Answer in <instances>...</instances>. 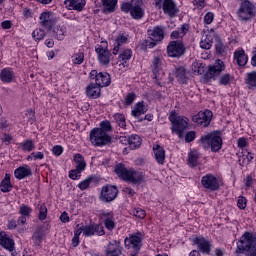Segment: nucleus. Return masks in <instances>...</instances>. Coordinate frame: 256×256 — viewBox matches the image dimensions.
<instances>
[{"label":"nucleus","mask_w":256,"mask_h":256,"mask_svg":"<svg viewBox=\"0 0 256 256\" xmlns=\"http://www.w3.org/2000/svg\"><path fill=\"white\" fill-rule=\"evenodd\" d=\"M0 79L2 83H11L15 79V72L11 68H4L0 72Z\"/></svg>","instance_id":"obj_27"},{"label":"nucleus","mask_w":256,"mask_h":256,"mask_svg":"<svg viewBox=\"0 0 256 256\" xmlns=\"http://www.w3.org/2000/svg\"><path fill=\"white\" fill-rule=\"evenodd\" d=\"M231 83V74H224L219 78V85L227 86Z\"/></svg>","instance_id":"obj_52"},{"label":"nucleus","mask_w":256,"mask_h":256,"mask_svg":"<svg viewBox=\"0 0 256 256\" xmlns=\"http://www.w3.org/2000/svg\"><path fill=\"white\" fill-rule=\"evenodd\" d=\"M32 175L33 172L28 165L20 166L14 171V176L16 179H19V181H21V179H27V177H31Z\"/></svg>","instance_id":"obj_22"},{"label":"nucleus","mask_w":256,"mask_h":256,"mask_svg":"<svg viewBox=\"0 0 256 256\" xmlns=\"http://www.w3.org/2000/svg\"><path fill=\"white\" fill-rule=\"evenodd\" d=\"M123 43H127V37L123 35L118 36L117 39L115 40L113 55H117V53H119V48L123 45Z\"/></svg>","instance_id":"obj_41"},{"label":"nucleus","mask_w":256,"mask_h":256,"mask_svg":"<svg viewBox=\"0 0 256 256\" xmlns=\"http://www.w3.org/2000/svg\"><path fill=\"white\" fill-rule=\"evenodd\" d=\"M130 15L133 19H143V15H145V12L143 11V8L139 4H135L131 11Z\"/></svg>","instance_id":"obj_35"},{"label":"nucleus","mask_w":256,"mask_h":256,"mask_svg":"<svg viewBox=\"0 0 256 256\" xmlns=\"http://www.w3.org/2000/svg\"><path fill=\"white\" fill-rule=\"evenodd\" d=\"M95 227V233H97V235H99L100 237H103V235H105V229L103 228V226L95 224Z\"/></svg>","instance_id":"obj_63"},{"label":"nucleus","mask_w":256,"mask_h":256,"mask_svg":"<svg viewBox=\"0 0 256 256\" xmlns=\"http://www.w3.org/2000/svg\"><path fill=\"white\" fill-rule=\"evenodd\" d=\"M245 85L248 89H256V71L248 72L245 77Z\"/></svg>","instance_id":"obj_30"},{"label":"nucleus","mask_w":256,"mask_h":256,"mask_svg":"<svg viewBox=\"0 0 256 256\" xmlns=\"http://www.w3.org/2000/svg\"><path fill=\"white\" fill-rule=\"evenodd\" d=\"M162 9L164 14L169 17H175L179 13V8H177V4L173 0H164Z\"/></svg>","instance_id":"obj_19"},{"label":"nucleus","mask_w":256,"mask_h":256,"mask_svg":"<svg viewBox=\"0 0 256 256\" xmlns=\"http://www.w3.org/2000/svg\"><path fill=\"white\" fill-rule=\"evenodd\" d=\"M114 121H116L117 125L124 129V127H127V122L125 121V115L116 113L114 114Z\"/></svg>","instance_id":"obj_46"},{"label":"nucleus","mask_w":256,"mask_h":256,"mask_svg":"<svg viewBox=\"0 0 256 256\" xmlns=\"http://www.w3.org/2000/svg\"><path fill=\"white\" fill-rule=\"evenodd\" d=\"M95 51L98 55V61L100 65H109V63L111 62V52L103 48L102 45L96 46Z\"/></svg>","instance_id":"obj_17"},{"label":"nucleus","mask_w":256,"mask_h":256,"mask_svg":"<svg viewBox=\"0 0 256 256\" xmlns=\"http://www.w3.org/2000/svg\"><path fill=\"white\" fill-rule=\"evenodd\" d=\"M0 189L2 193H9L13 189V185L11 184V174H5L4 179L1 181Z\"/></svg>","instance_id":"obj_32"},{"label":"nucleus","mask_w":256,"mask_h":256,"mask_svg":"<svg viewBox=\"0 0 256 256\" xmlns=\"http://www.w3.org/2000/svg\"><path fill=\"white\" fill-rule=\"evenodd\" d=\"M132 215L136 216L138 219H145V210L141 208H135L132 210Z\"/></svg>","instance_id":"obj_53"},{"label":"nucleus","mask_w":256,"mask_h":256,"mask_svg":"<svg viewBox=\"0 0 256 256\" xmlns=\"http://www.w3.org/2000/svg\"><path fill=\"white\" fill-rule=\"evenodd\" d=\"M112 141L109 134L99 130V128H94L90 131V142L95 147H105V145H110Z\"/></svg>","instance_id":"obj_5"},{"label":"nucleus","mask_w":256,"mask_h":256,"mask_svg":"<svg viewBox=\"0 0 256 256\" xmlns=\"http://www.w3.org/2000/svg\"><path fill=\"white\" fill-rule=\"evenodd\" d=\"M90 79H95V85L101 87H109L111 85V75L107 72H97V70H92L89 75Z\"/></svg>","instance_id":"obj_9"},{"label":"nucleus","mask_w":256,"mask_h":256,"mask_svg":"<svg viewBox=\"0 0 256 256\" xmlns=\"http://www.w3.org/2000/svg\"><path fill=\"white\" fill-rule=\"evenodd\" d=\"M193 3L198 9H204L206 5L205 0H194Z\"/></svg>","instance_id":"obj_64"},{"label":"nucleus","mask_w":256,"mask_h":256,"mask_svg":"<svg viewBox=\"0 0 256 256\" xmlns=\"http://www.w3.org/2000/svg\"><path fill=\"white\" fill-rule=\"evenodd\" d=\"M52 152L56 157H59L63 153V147L56 145L52 148Z\"/></svg>","instance_id":"obj_61"},{"label":"nucleus","mask_w":256,"mask_h":256,"mask_svg":"<svg viewBox=\"0 0 256 256\" xmlns=\"http://www.w3.org/2000/svg\"><path fill=\"white\" fill-rule=\"evenodd\" d=\"M33 209H31V207L27 206V205H22L20 206V210L19 213L20 215H22V217H29V215H31Z\"/></svg>","instance_id":"obj_51"},{"label":"nucleus","mask_w":256,"mask_h":256,"mask_svg":"<svg viewBox=\"0 0 256 256\" xmlns=\"http://www.w3.org/2000/svg\"><path fill=\"white\" fill-rule=\"evenodd\" d=\"M118 0H102L103 13H113Z\"/></svg>","instance_id":"obj_33"},{"label":"nucleus","mask_w":256,"mask_h":256,"mask_svg":"<svg viewBox=\"0 0 256 256\" xmlns=\"http://www.w3.org/2000/svg\"><path fill=\"white\" fill-rule=\"evenodd\" d=\"M114 171L120 179L123 181H128V183H132L133 185H140V183H143L145 179L142 172L129 170L122 163L117 164Z\"/></svg>","instance_id":"obj_3"},{"label":"nucleus","mask_w":256,"mask_h":256,"mask_svg":"<svg viewBox=\"0 0 256 256\" xmlns=\"http://www.w3.org/2000/svg\"><path fill=\"white\" fill-rule=\"evenodd\" d=\"M157 43H159V41L154 40L153 37H150L149 39L144 40L141 43V49H153V47H155Z\"/></svg>","instance_id":"obj_44"},{"label":"nucleus","mask_w":256,"mask_h":256,"mask_svg":"<svg viewBox=\"0 0 256 256\" xmlns=\"http://www.w3.org/2000/svg\"><path fill=\"white\" fill-rule=\"evenodd\" d=\"M94 177L90 176L88 178H86L85 180H83L82 182H80L78 184V188L80 191H85V189H87L89 187V185H91V182L93 181Z\"/></svg>","instance_id":"obj_50"},{"label":"nucleus","mask_w":256,"mask_h":256,"mask_svg":"<svg viewBox=\"0 0 256 256\" xmlns=\"http://www.w3.org/2000/svg\"><path fill=\"white\" fill-rule=\"evenodd\" d=\"M213 19H215V14H213L212 12H208L204 16V23L206 25H211L213 23Z\"/></svg>","instance_id":"obj_56"},{"label":"nucleus","mask_w":256,"mask_h":256,"mask_svg":"<svg viewBox=\"0 0 256 256\" xmlns=\"http://www.w3.org/2000/svg\"><path fill=\"white\" fill-rule=\"evenodd\" d=\"M201 184L204 189H208L209 191H219V180L213 174L203 176Z\"/></svg>","instance_id":"obj_15"},{"label":"nucleus","mask_w":256,"mask_h":256,"mask_svg":"<svg viewBox=\"0 0 256 256\" xmlns=\"http://www.w3.org/2000/svg\"><path fill=\"white\" fill-rule=\"evenodd\" d=\"M201 49L209 50L213 47V35L208 34L205 36L203 40L200 42Z\"/></svg>","instance_id":"obj_40"},{"label":"nucleus","mask_w":256,"mask_h":256,"mask_svg":"<svg viewBox=\"0 0 256 256\" xmlns=\"http://www.w3.org/2000/svg\"><path fill=\"white\" fill-rule=\"evenodd\" d=\"M203 63L200 62H194L192 64V70L194 71V73H198V75H201L203 73Z\"/></svg>","instance_id":"obj_54"},{"label":"nucleus","mask_w":256,"mask_h":256,"mask_svg":"<svg viewBox=\"0 0 256 256\" xmlns=\"http://www.w3.org/2000/svg\"><path fill=\"white\" fill-rule=\"evenodd\" d=\"M195 137H196L195 131H189L185 136V142L191 143L192 141H195Z\"/></svg>","instance_id":"obj_59"},{"label":"nucleus","mask_w":256,"mask_h":256,"mask_svg":"<svg viewBox=\"0 0 256 256\" xmlns=\"http://www.w3.org/2000/svg\"><path fill=\"white\" fill-rule=\"evenodd\" d=\"M149 35L154 41H163L165 39V30L161 26H155L153 30L149 31Z\"/></svg>","instance_id":"obj_29"},{"label":"nucleus","mask_w":256,"mask_h":256,"mask_svg":"<svg viewBox=\"0 0 256 256\" xmlns=\"http://www.w3.org/2000/svg\"><path fill=\"white\" fill-rule=\"evenodd\" d=\"M200 147L205 151H212V153H219L223 148V138H221V131H212L201 136Z\"/></svg>","instance_id":"obj_1"},{"label":"nucleus","mask_w":256,"mask_h":256,"mask_svg":"<svg viewBox=\"0 0 256 256\" xmlns=\"http://www.w3.org/2000/svg\"><path fill=\"white\" fill-rule=\"evenodd\" d=\"M223 71H225V63H223L221 59H218L213 65L208 66L207 72L205 73V79L208 81H210V79H215V77H219Z\"/></svg>","instance_id":"obj_11"},{"label":"nucleus","mask_w":256,"mask_h":256,"mask_svg":"<svg viewBox=\"0 0 256 256\" xmlns=\"http://www.w3.org/2000/svg\"><path fill=\"white\" fill-rule=\"evenodd\" d=\"M0 245L1 247H4V249H7V251H10V253H13L15 250V241L7 237L5 232H0Z\"/></svg>","instance_id":"obj_21"},{"label":"nucleus","mask_w":256,"mask_h":256,"mask_svg":"<svg viewBox=\"0 0 256 256\" xmlns=\"http://www.w3.org/2000/svg\"><path fill=\"white\" fill-rule=\"evenodd\" d=\"M211 119H213V112H211V110L200 111L192 117L194 123L202 125L203 127H209V125H211Z\"/></svg>","instance_id":"obj_13"},{"label":"nucleus","mask_w":256,"mask_h":256,"mask_svg":"<svg viewBox=\"0 0 256 256\" xmlns=\"http://www.w3.org/2000/svg\"><path fill=\"white\" fill-rule=\"evenodd\" d=\"M39 19L42 27L48 29V31H51L53 26L57 23V17H55L53 12H42Z\"/></svg>","instance_id":"obj_14"},{"label":"nucleus","mask_w":256,"mask_h":256,"mask_svg":"<svg viewBox=\"0 0 256 256\" xmlns=\"http://www.w3.org/2000/svg\"><path fill=\"white\" fill-rule=\"evenodd\" d=\"M237 15L242 21L253 19V17H255V5L249 0L243 1L240 4Z\"/></svg>","instance_id":"obj_7"},{"label":"nucleus","mask_w":256,"mask_h":256,"mask_svg":"<svg viewBox=\"0 0 256 256\" xmlns=\"http://www.w3.org/2000/svg\"><path fill=\"white\" fill-rule=\"evenodd\" d=\"M201 154L197 150H191L188 154L187 163L189 167H197L199 165V157Z\"/></svg>","instance_id":"obj_31"},{"label":"nucleus","mask_w":256,"mask_h":256,"mask_svg":"<svg viewBox=\"0 0 256 256\" xmlns=\"http://www.w3.org/2000/svg\"><path fill=\"white\" fill-rule=\"evenodd\" d=\"M45 239V232L43 227H38L32 235V241L36 247H39Z\"/></svg>","instance_id":"obj_28"},{"label":"nucleus","mask_w":256,"mask_h":256,"mask_svg":"<svg viewBox=\"0 0 256 256\" xmlns=\"http://www.w3.org/2000/svg\"><path fill=\"white\" fill-rule=\"evenodd\" d=\"M20 145L22 147V151L31 152L35 149V144H33V140L31 139L23 141Z\"/></svg>","instance_id":"obj_48"},{"label":"nucleus","mask_w":256,"mask_h":256,"mask_svg":"<svg viewBox=\"0 0 256 256\" xmlns=\"http://www.w3.org/2000/svg\"><path fill=\"white\" fill-rule=\"evenodd\" d=\"M237 206L240 208V209H246L247 207V198L243 197V196H240L238 198V202H237Z\"/></svg>","instance_id":"obj_58"},{"label":"nucleus","mask_w":256,"mask_h":256,"mask_svg":"<svg viewBox=\"0 0 256 256\" xmlns=\"http://www.w3.org/2000/svg\"><path fill=\"white\" fill-rule=\"evenodd\" d=\"M154 157L158 165H165V149L161 145L156 144L153 146Z\"/></svg>","instance_id":"obj_25"},{"label":"nucleus","mask_w":256,"mask_h":256,"mask_svg":"<svg viewBox=\"0 0 256 256\" xmlns=\"http://www.w3.org/2000/svg\"><path fill=\"white\" fill-rule=\"evenodd\" d=\"M152 71H153V79L156 80L157 85H161V77H163V74H161V58L154 57L152 62Z\"/></svg>","instance_id":"obj_20"},{"label":"nucleus","mask_w":256,"mask_h":256,"mask_svg":"<svg viewBox=\"0 0 256 256\" xmlns=\"http://www.w3.org/2000/svg\"><path fill=\"white\" fill-rule=\"evenodd\" d=\"M117 195H119V189H117V186L107 184L102 187L99 199L102 203H111L117 199Z\"/></svg>","instance_id":"obj_8"},{"label":"nucleus","mask_w":256,"mask_h":256,"mask_svg":"<svg viewBox=\"0 0 256 256\" xmlns=\"http://www.w3.org/2000/svg\"><path fill=\"white\" fill-rule=\"evenodd\" d=\"M234 60L239 67H245V65H247V61H249V57L245 54V50H236L234 52Z\"/></svg>","instance_id":"obj_26"},{"label":"nucleus","mask_w":256,"mask_h":256,"mask_svg":"<svg viewBox=\"0 0 256 256\" xmlns=\"http://www.w3.org/2000/svg\"><path fill=\"white\" fill-rule=\"evenodd\" d=\"M194 245H197L199 251L204 255L211 253V242L203 237H196L193 239Z\"/></svg>","instance_id":"obj_18"},{"label":"nucleus","mask_w":256,"mask_h":256,"mask_svg":"<svg viewBox=\"0 0 256 256\" xmlns=\"http://www.w3.org/2000/svg\"><path fill=\"white\" fill-rule=\"evenodd\" d=\"M124 245L126 249H131L134 253H139L141 247H143V234L141 232L130 234L129 237L124 239Z\"/></svg>","instance_id":"obj_6"},{"label":"nucleus","mask_w":256,"mask_h":256,"mask_svg":"<svg viewBox=\"0 0 256 256\" xmlns=\"http://www.w3.org/2000/svg\"><path fill=\"white\" fill-rule=\"evenodd\" d=\"M256 256V236L251 232H245L239 239L234 256Z\"/></svg>","instance_id":"obj_2"},{"label":"nucleus","mask_w":256,"mask_h":256,"mask_svg":"<svg viewBox=\"0 0 256 256\" xmlns=\"http://www.w3.org/2000/svg\"><path fill=\"white\" fill-rule=\"evenodd\" d=\"M104 225H105L106 229H108V231H113V229H115V222L111 218H107L104 221Z\"/></svg>","instance_id":"obj_57"},{"label":"nucleus","mask_w":256,"mask_h":256,"mask_svg":"<svg viewBox=\"0 0 256 256\" xmlns=\"http://www.w3.org/2000/svg\"><path fill=\"white\" fill-rule=\"evenodd\" d=\"M169 121L172 123V133H176L179 139H183V132L189 127V119L185 116H177L172 113L169 116Z\"/></svg>","instance_id":"obj_4"},{"label":"nucleus","mask_w":256,"mask_h":256,"mask_svg":"<svg viewBox=\"0 0 256 256\" xmlns=\"http://www.w3.org/2000/svg\"><path fill=\"white\" fill-rule=\"evenodd\" d=\"M133 6V3L124 2L121 5V11H123V13H131V9H133Z\"/></svg>","instance_id":"obj_55"},{"label":"nucleus","mask_w":256,"mask_h":256,"mask_svg":"<svg viewBox=\"0 0 256 256\" xmlns=\"http://www.w3.org/2000/svg\"><path fill=\"white\" fill-rule=\"evenodd\" d=\"M145 113H147L145 105L143 102H138L132 110L131 115H133V117H141V115H145Z\"/></svg>","instance_id":"obj_39"},{"label":"nucleus","mask_w":256,"mask_h":256,"mask_svg":"<svg viewBox=\"0 0 256 256\" xmlns=\"http://www.w3.org/2000/svg\"><path fill=\"white\" fill-rule=\"evenodd\" d=\"M135 101V93H129L126 98H125V104L126 105H131Z\"/></svg>","instance_id":"obj_62"},{"label":"nucleus","mask_w":256,"mask_h":256,"mask_svg":"<svg viewBox=\"0 0 256 256\" xmlns=\"http://www.w3.org/2000/svg\"><path fill=\"white\" fill-rule=\"evenodd\" d=\"M98 131H102V133L107 135V133H111L113 131V126H111V122H109V120L102 121Z\"/></svg>","instance_id":"obj_42"},{"label":"nucleus","mask_w":256,"mask_h":256,"mask_svg":"<svg viewBox=\"0 0 256 256\" xmlns=\"http://www.w3.org/2000/svg\"><path fill=\"white\" fill-rule=\"evenodd\" d=\"M132 55L133 52H131V49L124 50L118 57L120 65H123V67H127V61L131 59Z\"/></svg>","instance_id":"obj_36"},{"label":"nucleus","mask_w":256,"mask_h":256,"mask_svg":"<svg viewBox=\"0 0 256 256\" xmlns=\"http://www.w3.org/2000/svg\"><path fill=\"white\" fill-rule=\"evenodd\" d=\"M175 76L178 79L179 83H187V70L185 69V67L176 68Z\"/></svg>","instance_id":"obj_37"},{"label":"nucleus","mask_w":256,"mask_h":256,"mask_svg":"<svg viewBox=\"0 0 256 256\" xmlns=\"http://www.w3.org/2000/svg\"><path fill=\"white\" fill-rule=\"evenodd\" d=\"M38 219L40 221H45L47 219V206L45 204H39L38 205Z\"/></svg>","instance_id":"obj_47"},{"label":"nucleus","mask_w":256,"mask_h":256,"mask_svg":"<svg viewBox=\"0 0 256 256\" xmlns=\"http://www.w3.org/2000/svg\"><path fill=\"white\" fill-rule=\"evenodd\" d=\"M86 95L89 99H99L101 96V87L93 82L90 83L88 87H86Z\"/></svg>","instance_id":"obj_23"},{"label":"nucleus","mask_w":256,"mask_h":256,"mask_svg":"<svg viewBox=\"0 0 256 256\" xmlns=\"http://www.w3.org/2000/svg\"><path fill=\"white\" fill-rule=\"evenodd\" d=\"M168 57L179 58L185 55V45L183 42L171 41L167 46Z\"/></svg>","instance_id":"obj_12"},{"label":"nucleus","mask_w":256,"mask_h":256,"mask_svg":"<svg viewBox=\"0 0 256 256\" xmlns=\"http://www.w3.org/2000/svg\"><path fill=\"white\" fill-rule=\"evenodd\" d=\"M85 61V54L83 52H78L72 55V63L74 65H81Z\"/></svg>","instance_id":"obj_45"},{"label":"nucleus","mask_w":256,"mask_h":256,"mask_svg":"<svg viewBox=\"0 0 256 256\" xmlns=\"http://www.w3.org/2000/svg\"><path fill=\"white\" fill-rule=\"evenodd\" d=\"M32 37L34 41H41L45 39V31L43 29H35L32 33Z\"/></svg>","instance_id":"obj_49"},{"label":"nucleus","mask_w":256,"mask_h":256,"mask_svg":"<svg viewBox=\"0 0 256 256\" xmlns=\"http://www.w3.org/2000/svg\"><path fill=\"white\" fill-rule=\"evenodd\" d=\"M64 4L66 7H69V9L80 12L85 9V5H87V2L85 0H65Z\"/></svg>","instance_id":"obj_24"},{"label":"nucleus","mask_w":256,"mask_h":256,"mask_svg":"<svg viewBox=\"0 0 256 256\" xmlns=\"http://www.w3.org/2000/svg\"><path fill=\"white\" fill-rule=\"evenodd\" d=\"M66 28L64 26H56L52 31V37H55L58 41L65 39Z\"/></svg>","instance_id":"obj_38"},{"label":"nucleus","mask_w":256,"mask_h":256,"mask_svg":"<svg viewBox=\"0 0 256 256\" xmlns=\"http://www.w3.org/2000/svg\"><path fill=\"white\" fill-rule=\"evenodd\" d=\"M84 237H93L95 235V223L83 226Z\"/></svg>","instance_id":"obj_43"},{"label":"nucleus","mask_w":256,"mask_h":256,"mask_svg":"<svg viewBox=\"0 0 256 256\" xmlns=\"http://www.w3.org/2000/svg\"><path fill=\"white\" fill-rule=\"evenodd\" d=\"M128 145L132 150L139 149L141 147V137L137 134H132L129 136Z\"/></svg>","instance_id":"obj_34"},{"label":"nucleus","mask_w":256,"mask_h":256,"mask_svg":"<svg viewBox=\"0 0 256 256\" xmlns=\"http://www.w3.org/2000/svg\"><path fill=\"white\" fill-rule=\"evenodd\" d=\"M104 249L106 256H121V253H123V247H121V242L117 240L109 242Z\"/></svg>","instance_id":"obj_16"},{"label":"nucleus","mask_w":256,"mask_h":256,"mask_svg":"<svg viewBox=\"0 0 256 256\" xmlns=\"http://www.w3.org/2000/svg\"><path fill=\"white\" fill-rule=\"evenodd\" d=\"M74 162L76 163V169L71 170L69 172L70 179L74 181L81 177V173L85 171V167H87V163L85 162V158L81 154H76L74 156Z\"/></svg>","instance_id":"obj_10"},{"label":"nucleus","mask_w":256,"mask_h":256,"mask_svg":"<svg viewBox=\"0 0 256 256\" xmlns=\"http://www.w3.org/2000/svg\"><path fill=\"white\" fill-rule=\"evenodd\" d=\"M216 53L218 55H225V45L222 42L216 43Z\"/></svg>","instance_id":"obj_60"}]
</instances>
